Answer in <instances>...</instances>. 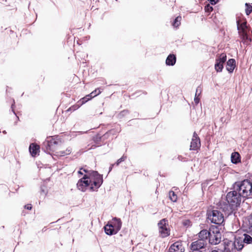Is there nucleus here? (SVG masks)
Here are the masks:
<instances>
[{
  "label": "nucleus",
  "instance_id": "nucleus-46",
  "mask_svg": "<svg viewBox=\"0 0 252 252\" xmlns=\"http://www.w3.org/2000/svg\"><path fill=\"white\" fill-rule=\"evenodd\" d=\"M113 166V165H112L110 167V168H109V172L112 170Z\"/></svg>",
  "mask_w": 252,
  "mask_h": 252
},
{
  "label": "nucleus",
  "instance_id": "nucleus-39",
  "mask_svg": "<svg viewBox=\"0 0 252 252\" xmlns=\"http://www.w3.org/2000/svg\"><path fill=\"white\" fill-rule=\"evenodd\" d=\"M25 208L28 210H31L32 208V206L31 204H27L25 206Z\"/></svg>",
  "mask_w": 252,
  "mask_h": 252
},
{
  "label": "nucleus",
  "instance_id": "nucleus-12",
  "mask_svg": "<svg viewBox=\"0 0 252 252\" xmlns=\"http://www.w3.org/2000/svg\"><path fill=\"white\" fill-rule=\"evenodd\" d=\"M110 225H112V227L116 230L118 231L121 229L122 227V222L120 219L114 218L112 220L108 222Z\"/></svg>",
  "mask_w": 252,
  "mask_h": 252
},
{
  "label": "nucleus",
  "instance_id": "nucleus-33",
  "mask_svg": "<svg viewBox=\"0 0 252 252\" xmlns=\"http://www.w3.org/2000/svg\"><path fill=\"white\" fill-rule=\"evenodd\" d=\"M54 145H61L62 143L61 138L58 136L55 137V141L53 142Z\"/></svg>",
  "mask_w": 252,
  "mask_h": 252
},
{
  "label": "nucleus",
  "instance_id": "nucleus-27",
  "mask_svg": "<svg viewBox=\"0 0 252 252\" xmlns=\"http://www.w3.org/2000/svg\"><path fill=\"white\" fill-rule=\"evenodd\" d=\"M236 67V64H226V69L229 72L232 73Z\"/></svg>",
  "mask_w": 252,
  "mask_h": 252
},
{
  "label": "nucleus",
  "instance_id": "nucleus-8",
  "mask_svg": "<svg viewBox=\"0 0 252 252\" xmlns=\"http://www.w3.org/2000/svg\"><path fill=\"white\" fill-rule=\"evenodd\" d=\"M213 234L211 233L209 238V242L212 245H217L221 241V234L218 230L213 231Z\"/></svg>",
  "mask_w": 252,
  "mask_h": 252
},
{
  "label": "nucleus",
  "instance_id": "nucleus-4",
  "mask_svg": "<svg viewBox=\"0 0 252 252\" xmlns=\"http://www.w3.org/2000/svg\"><path fill=\"white\" fill-rule=\"evenodd\" d=\"M208 219L212 223L220 224L224 221V217L220 211L213 210L207 212Z\"/></svg>",
  "mask_w": 252,
  "mask_h": 252
},
{
  "label": "nucleus",
  "instance_id": "nucleus-7",
  "mask_svg": "<svg viewBox=\"0 0 252 252\" xmlns=\"http://www.w3.org/2000/svg\"><path fill=\"white\" fill-rule=\"evenodd\" d=\"M200 147V141L195 132H194L190 143V150H197Z\"/></svg>",
  "mask_w": 252,
  "mask_h": 252
},
{
  "label": "nucleus",
  "instance_id": "nucleus-38",
  "mask_svg": "<svg viewBox=\"0 0 252 252\" xmlns=\"http://www.w3.org/2000/svg\"><path fill=\"white\" fill-rule=\"evenodd\" d=\"M178 158L179 160H181V161H187V160L186 159V158L183 157L182 156H178Z\"/></svg>",
  "mask_w": 252,
  "mask_h": 252
},
{
  "label": "nucleus",
  "instance_id": "nucleus-3",
  "mask_svg": "<svg viewBox=\"0 0 252 252\" xmlns=\"http://www.w3.org/2000/svg\"><path fill=\"white\" fill-rule=\"evenodd\" d=\"M226 198L227 202L231 204L232 207L236 208L240 205L243 197L236 190L233 189V191H230L227 194Z\"/></svg>",
  "mask_w": 252,
  "mask_h": 252
},
{
  "label": "nucleus",
  "instance_id": "nucleus-48",
  "mask_svg": "<svg viewBox=\"0 0 252 252\" xmlns=\"http://www.w3.org/2000/svg\"><path fill=\"white\" fill-rule=\"evenodd\" d=\"M166 64L168 65H174L175 64L172 63V64Z\"/></svg>",
  "mask_w": 252,
  "mask_h": 252
},
{
  "label": "nucleus",
  "instance_id": "nucleus-52",
  "mask_svg": "<svg viewBox=\"0 0 252 252\" xmlns=\"http://www.w3.org/2000/svg\"><path fill=\"white\" fill-rule=\"evenodd\" d=\"M199 93V92H198L197 93V96H199V95H198Z\"/></svg>",
  "mask_w": 252,
  "mask_h": 252
},
{
  "label": "nucleus",
  "instance_id": "nucleus-47",
  "mask_svg": "<svg viewBox=\"0 0 252 252\" xmlns=\"http://www.w3.org/2000/svg\"><path fill=\"white\" fill-rule=\"evenodd\" d=\"M187 222H189V220H187V222H185V223H184V225H187V224H188Z\"/></svg>",
  "mask_w": 252,
  "mask_h": 252
},
{
  "label": "nucleus",
  "instance_id": "nucleus-14",
  "mask_svg": "<svg viewBox=\"0 0 252 252\" xmlns=\"http://www.w3.org/2000/svg\"><path fill=\"white\" fill-rule=\"evenodd\" d=\"M241 21H237V27L238 29L239 30V32H249L250 30L248 27L247 26V22L246 21L240 23Z\"/></svg>",
  "mask_w": 252,
  "mask_h": 252
},
{
  "label": "nucleus",
  "instance_id": "nucleus-11",
  "mask_svg": "<svg viewBox=\"0 0 252 252\" xmlns=\"http://www.w3.org/2000/svg\"><path fill=\"white\" fill-rule=\"evenodd\" d=\"M184 248L181 243L176 242L173 244L169 249V252H183Z\"/></svg>",
  "mask_w": 252,
  "mask_h": 252
},
{
  "label": "nucleus",
  "instance_id": "nucleus-42",
  "mask_svg": "<svg viewBox=\"0 0 252 252\" xmlns=\"http://www.w3.org/2000/svg\"><path fill=\"white\" fill-rule=\"evenodd\" d=\"M84 169H85L83 168H81L79 171H78V173L79 174L83 175V172L81 171V170H83L84 171Z\"/></svg>",
  "mask_w": 252,
  "mask_h": 252
},
{
  "label": "nucleus",
  "instance_id": "nucleus-41",
  "mask_svg": "<svg viewBox=\"0 0 252 252\" xmlns=\"http://www.w3.org/2000/svg\"><path fill=\"white\" fill-rule=\"evenodd\" d=\"M90 94H88L85 96V97L87 99V101H89V100L91 99L93 97L90 96Z\"/></svg>",
  "mask_w": 252,
  "mask_h": 252
},
{
  "label": "nucleus",
  "instance_id": "nucleus-20",
  "mask_svg": "<svg viewBox=\"0 0 252 252\" xmlns=\"http://www.w3.org/2000/svg\"><path fill=\"white\" fill-rule=\"evenodd\" d=\"M226 59V54L225 53H222L217 56L216 59V63H225Z\"/></svg>",
  "mask_w": 252,
  "mask_h": 252
},
{
  "label": "nucleus",
  "instance_id": "nucleus-21",
  "mask_svg": "<svg viewBox=\"0 0 252 252\" xmlns=\"http://www.w3.org/2000/svg\"><path fill=\"white\" fill-rule=\"evenodd\" d=\"M198 92H199L198 95H200V94H201V92H202V88L200 86H198L196 89V93H195V97H194V102L196 104H197L199 102V101H200V98H199V96H197V93Z\"/></svg>",
  "mask_w": 252,
  "mask_h": 252
},
{
  "label": "nucleus",
  "instance_id": "nucleus-36",
  "mask_svg": "<svg viewBox=\"0 0 252 252\" xmlns=\"http://www.w3.org/2000/svg\"><path fill=\"white\" fill-rule=\"evenodd\" d=\"M126 157H125L124 156H123L120 158L118 159V160L116 162L117 165H118L121 162L124 161L126 159Z\"/></svg>",
  "mask_w": 252,
  "mask_h": 252
},
{
  "label": "nucleus",
  "instance_id": "nucleus-29",
  "mask_svg": "<svg viewBox=\"0 0 252 252\" xmlns=\"http://www.w3.org/2000/svg\"><path fill=\"white\" fill-rule=\"evenodd\" d=\"M102 137L100 134H97V135L94 137L93 140L96 144H99V142H100L102 139Z\"/></svg>",
  "mask_w": 252,
  "mask_h": 252
},
{
  "label": "nucleus",
  "instance_id": "nucleus-1",
  "mask_svg": "<svg viewBox=\"0 0 252 252\" xmlns=\"http://www.w3.org/2000/svg\"><path fill=\"white\" fill-rule=\"evenodd\" d=\"M86 174L80 179L77 184L78 189L85 192L87 189L91 191H97L103 183L102 175L97 171L84 169Z\"/></svg>",
  "mask_w": 252,
  "mask_h": 252
},
{
  "label": "nucleus",
  "instance_id": "nucleus-44",
  "mask_svg": "<svg viewBox=\"0 0 252 252\" xmlns=\"http://www.w3.org/2000/svg\"><path fill=\"white\" fill-rule=\"evenodd\" d=\"M218 1V0H210V1L212 4H213V2H214V4H215L216 2Z\"/></svg>",
  "mask_w": 252,
  "mask_h": 252
},
{
  "label": "nucleus",
  "instance_id": "nucleus-18",
  "mask_svg": "<svg viewBox=\"0 0 252 252\" xmlns=\"http://www.w3.org/2000/svg\"><path fill=\"white\" fill-rule=\"evenodd\" d=\"M39 150V146L38 145L34 143H32L30 145L29 151L32 157L35 156Z\"/></svg>",
  "mask_w": 252,
  "mask_h": 252
},
{
  "label": "nucleus",
  "instance_id": "nucleus-43",
  "mask_svg": "<svg viewBox=\"0 0 252 252\" xmlns=\"http://www.w3.org/2000/svg\"><path fill=\"white\" fill-rule=\"evenodd\" d=\"M249 224L250 226L252 227V218L249 220Z\"/></svg>",
  "mask_w": 252,
  "mask_h": 252
},
{
  "label": "nucleus",
  "instance_id": "nucleus-5",
  "mask_svg": "<svg viewBox=\"0 0 252 252\" xmlns=\"http://www.w3.org/2000/svg\"><path fill=\"white\" fill-rule=\"evenodd\" d=\"M167 222V220L166 219H163L158 224L160 236L162 238H165L170 234L168 224Z\"/></svg>",
  "mask_w": 252,
  "mask_h": 252
},
{
  "label": "nucleus",
  "instance_id": "nucleus-23",
  "mask_svg": "<svg viewBox=\"0 0 252 252\" xmlns=\"http://www.w3.org/2000/svg\"><path fill=\"white\" fill-rule=\"evenodd\" d=\"M182 19V17L180 16H177L175 20H174L172 24V25L174 28H178L179 26L181 25V21Z\"/></svg>",
  "mask_w": 252,
  "mask_h": 252
},
{
  "label": "nucleus",
  "instance_id": "nucleus-40",
  "mask_svg": "<svg viewBox=\"0 0 252 252\" xmlns=\"http://www.w3.org/2000/svg\"><path fill=\"white\" fill-rule=\"evenodd\" d=\"M226 63H235V60L234 59H229Z\"/></svg>",
  "mask_w": 252,
  "mask_h": 252
},
{
  "label": "nucleus",
  "instance_id": "nucleus-45",
  "mask_svg": "<svg viewBox=\"0 0 252 252\" xmlns=\"http://www.w3.org/2000/svg\"><path fill=\"white\" fill-rule=\"evenodd\" d=\"M189 252H202L201 251L191 250Z\"/></svg>",
  "mask_w": 252,
  "mask_h": 252
},
{
  "label": "nucleus",
  "instance_id": "nucleus-6",
  "mask_svg": "<svg viewBox=\"0 0 252 252\" xmlns=\"http://www.w3.org/2000/svg\"><path fill=\"white\" fill-rule=\"evenodd\" d=\"M218 208L227 215L232 214L233 211L236 209L235 207H232L231 204L224 201L220 202Z\"/></svg>",
  "mask_w": 252,
  "mask_h": 252
},
{
  "label": "nucleus",
  "instance_id": "nucleus-35",
  "mask_svg": "<svg viewBox=\"0 0 252 252\" xmlns=\"http://www.w3.org/2000/svg\"><path fill=\"white\" fill-rule=\"evenodd\" d=\"M112 131V130L109 131L108 132H106L104 134H103V135H101V136L102 137V140H105V139H107L109 136V133H111Z\"/></svg>",
  "mask_w": 252,
  "mask_h": 252
},
{
  "label": "nucleus",
  "instance_id": "nucleus-34",
  "mask_svg": "<svg viewBox=\"0 0 252 252\" xmlns=\"http://www.w3.org/2000/svg\"><path fill=\"white\" fill-rule=\"evenodd\" d=\"M205 10L208 12H210L213 11V8L212 6H210L209 4H207V6L205 7Z\"/></svg>",
  "mask_w": 252,
  "mask_h": 252
},
{
  "label": "nucleus",
  "instance_id": "nucleus-10",
  "mask_svg": "<svg viewBox=\"0 0 252 252\" xmlns=\"http://www.w3.org/2000/svg\"><path fill=\"white\" fill-rule=\"evenodd\" d=\"M237 243H235L228 239L224 240V252H233L235 250Z\"/></svg>",
  "mask_w": 252,
  "mask_h": 252
},
{
  "label": "nucleus",
  "instance_id": "nucleus-26",
  "mask_svg": "<svg viewBox=\"0 0 252 252\" xmlns=\"http://www.w3.org/2000/svg\"><path fill=\"white\" fill-rule=\"evenodd\" d=\"M244 238L243 240V242L247 244H252V237L247 234H245L244 235Z\"/></svg>",
  "mask_w": 252,
  "mask_h": 252
},
{
  "label": "nucleus",
  "instance_id": "nucleus-24",
  "mask_svg": "<svg viewBox=\"0 0 252 252\" xmlns=\"http://www.w3.org/2000/svg\"><path fill=\"white\" fill-rule=\"evenodd\" d=\"M71 149L67 148L65 151H61L57 152V155L60 156H64L65 155H68L71 153Z\"/></svg>",
  "mask_w": 252,
  "mask_h": 252
},
{
  "label": "nucleus",
  "instance_id": "nucleus-50",
  "mask_svg": "<svg viewBox=\"0 0 252 252\" xmlns=\"http://www.w3.org/2000/svg\"><path fill=\"white\" fill-rule=\"evenodd\" d=\"M4 134H6V132L5 131V130H4L2 132Z\"/></svg>",
  "mask_w": 252,
  "mask_h": 252
},
{
  "label": "nucleus",
  "instance_id": "nucleus-13",
  "mask_svg": "<svg viewBox=\"0 0 252 252\" xmlns=\"http://www.w3.org/2000/svg\"><path fill=\"white\" fill-rule=\"evenodd\" d=\"M239 34L241 36L242 42L246 45H249L252 41V38L250 37V32H240Z\"/></svg>",
  "mask_w": 252,
  "mask_h": 252
},
{
  "label": "nucleus",
  "instance_id": "nucleus-2",
  "mask_svg": "<svg viewBox=\"0 0 252 252\" xmlns=\"http://www.w3.org/2000/svg\"><path fill=\"white\" fill-rule=\"evenodd\" d=\"M252 185L248 180L236 182L233 185V189L236 190L243 198H251L252 196Z\"/></svg>",
  "mask_w": 252,
  "mask_h": 252
},
{
  "label": "nucleus",
  "instance_id": "nucleus-19",
  "mask_svg": "<svg viewBox=\"0 0 252 252\" xmlns=\"http://www.w3.org/2000/svg\"><path fill=\"white\" fill-rule=\"evenodd\" d=\"M231 162L234 164H237L240 162V155L237 152L232 153L231 156Z\"/></svg>",
  "mask_w": 252,
  "mask_h": 252
},
{
  "label": "nucleus",
  "instance_id": "nucleus-31",
  "mask_svg": "<svg viewBox=\"0 0 252 252\" xmlns=\"http://www.w3.org/2000/svg\"><path fill=\"white\" fill-rule=\"evenodd\" d=\"M234 242L237 243L236 247H235V250L236 249L238 251H240L243 249L244 245L242 244V242H240V241L238 240L235 241Z\"/></svg>",
  "mask_w": 252,
  "mask_h": 252
},
{
  "label": "nucleus",
  "instance_id": "nucleus-51",
  "mask_svg": "<svg viewBox=\"0 0 252 252\" xmlns=\"http://www.w3.org/2000/svg\"><path fill=\"white\" fill-rule=\"evenodd\" d=\"M41 190L42 191L44 192V190L42 189H41Z\"/></svg>",
  "mask_w": 252,
  "mask_h": 252
},
{
  "label": "nucleus",
  "instance_id": "nucleus-22",
  "mask_svg": "<svg viewBox=\"0 0 252 252\" xmlns=\"http://www.w3.org/2000/svg\"><path fill=\"white\" fill-rule=\"evenodd\" d=\"M176 57L174 54H170L166 60L165 63H176Z\"/></svg>",
  "mask_w": 252,
  "mask_h": 252
},
{
  "label": "nucleus",
  "instance_id": "nucleus-49",
  "mask_svg": "<svg viewBox=\"0 0 252 252\" xmlns=\"http://www.w3.org/2000/svg\"><path fill=\"white\" fill-rule=\"evenodd\" d=\"M127 111H124L122 112V113H127Z\"/></svg>",
  "mask_w": 252,
  "mask_h": 252
},
{
  "label": "nucleus",
  "instance_id": "nucleus-25",
  "mask_svg": "<svg viewBox=\"0 0 252 252\" xmlns=\"http://www.w3.org/2000/svg\"><path fill=\"white\" fill-rule=\"evenodd\" d=\"M169 197L173 202H176L177 201V196L173 191L171 190L169 192Z\"/></svg>",
  "mask_w": 252,
  "mask_h": 252
},
{
  "label": "nucleus",
  "instance_id": "nucleus-16",
  "mask_svg": "<svg viewBox=\"0 0 252 252\" xmlns=\"http://www.w3.org/2000/svg\"><path fill=\"white\" fill-rule=\"evenodd\" d=\"M55 141V137L52 138L50 140L44 143L42 149L46 150L47 153H49V151L52 150V147L54 145L53 141Z\"/></svg>",
  "mask_w": 252,
  "mask_h": 252
},
{
  "label": "nucleus",
  "instance_id": "nucleus-9",
  "mask_svg": "<svg viewBox=\"0 0 252 252\" xmlns=\"http://www.w3.org/2000/svg\"><path fill=\"white\" fill-rule=\"evenodd\" d=\"M207 245V242L198 240L197 241L193 242L190 245V250L195 251H200V249L204 248Z\"/></svg>",
  "mask_w": 252,
  "mask_h": 252
},
{
  "label": "nucleus",
  "instance_id": "nucleus-37",
  "mask_svg": "<svg viewBox=\"0 0 252 252\" xmlns=\"http://www.w3.org/2000/svg\"><path fill=\"white\" fill-rule=\"evenodd\" d=\"M88 101H87V99L85 97H84L83 98H81L80 101H79V102L80 103V104L81 105L84 103H85L86 102H87Z\"/></svg>",
  "mask_w": 252,
  "mask_h": 252
},
{
  "label": "nucleus",
  "instance_id": "nucleus-17",
  "mask_svg": "<svg viewBox=\"0 0 252 252\" xmlns=\"http://www.w3.org/2000/svg\"><path fill=\"white\" fill-rule=\"evenodd\" d=\"M104 229L105 233L108 235H112L118 233V232L116 231L112 227V225H110L109 223L104 227Z\"/></svg>",
  "mask_w": 252,
  "mask_h": 252
},
{
  "label": "nucleus",
  "instance_id": "nucleus-28",
  "mask_svg": "<svg viewBox=\"0 0 252 252\" xmlns=\"http://www.w3.org/2000/svg\"><path fill=\"white\" fill-rule=\"evenodd\" d=\"M245 5L246 7L245 9L246 13L247 15H249L252 12V6L249 3H247L245 4Z\"/></svg>",
  "mask_w": 252,
  "mask_h": 252
},
{
  "label": "nucleus",
  "instance_id": "nucleus-15",
  "mask_svg": "<svg viewBox=\"0 0 252 252\" xmlns=\"http://www.w3.org/2000/svg\"><path fill=\"white\" fill-rule=\"evenodd\" d=\"M210 235H211V232L206 229L201 230L198 233L199 240L206 242V240L209 239Z\"/></svg>",
  "mask_w": 252,
  "mask_h": 252
},
{
  "label": "nucleus",
  "instance_id": "nucleus-30",
  "mask_svg": "<svg viewBox=\"0 0 252 252\" xmlns=\"http://www.w3.org/2000/svg\"><path fill=\"white\" fill-rule=\"evenodd\" d=\"M101 92L100 91V88H97L90 94V96H92V97H94L99 94L101 93Z\"/></svg>",
  "mask_w": 252,
  "mask_h": 252
},
{
  "label": "nucleus",
  "instance_id": "nucleus-32",
  "mask_svg": "<svg viewBox=\"0 0 252 252\" xmlns=\"http://www.w3.org/2000/svg\"><path fill=\"white\" fill-rule=\"evenodd\" d=\"M215 68L217 71L220 72L221 71L223 66V64H215Z\"/></svg>",
  "mask_w": 252,
  "mask_h": 252
}]
</instances>
